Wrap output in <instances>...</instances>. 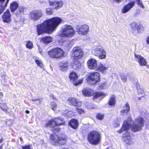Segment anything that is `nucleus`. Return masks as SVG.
I'll return each mask as SVG.
<instances>
[{"label": "nucleus", "mask_w": 149, "mask_h": 149, "mask_svg": "<svg viewBox=\"0 0 149 149\" xmlns=\"http://www.w3.org/2000/svg\"><path fill=\"white\" fill-rule=\"evenodd\" d=\"M62 21V19L60 17H54L38 25L37 28L38 35H40L44 33H52Z\"/></svg>", "instance_id": "obj_1"}, {"label": "nucleus", "mask_w": 149, "mask_h": 149, "mask_svg": "<svg viewBox=\"0 0 149 149\" xmlns=\"http://www.w3.org/2000/svg\"><path fill=\"white\" fill-rule=\"evenodd\" d=\"M144 121L143 118L139 116L135 119L134 123L132 125L129 120L126 121L124 122L123 126L121 129L117 132L121 133L123 131L127 130L130 128L134 132L140 130L144 125Z\"/></svg>", "instance_id": "obj_2"}, {"label": "nucleus", "mask_w": 149, "mask_h": 149, "mask_svg": "<svg viewBox=\"0 0 149 149\" xmlns=\"http://www.w3.org/2000/svg\"><path fill=\"white\" fill-rule=\"evenodd\" d=\"M50 142L53 145L56 146L63 145L66 142V136L62 134L61 136H58L54 134L50 135Z\"/></svg>", "instance_id": "obj_3"}, {"label": "nucleus", "mask_w": 149, "mask_h": 149, "mask_svg": "<svg viewBox=\"0 0 149 149\" xmlns=\"http://www.w3.org/2000/svg\"><path fill=\"white\" fill-rule=\"evenodd\" d=\"M101 136L100 134L97 132L93 131L88 134V139L89 143L91 144L97 145L100 141Z\"/></svg>", "instance_id": "obj_4"}, {"label": "nucleus", "mask_w": 149, "mask_h": 149, "mask_svg": "<svg viewBox=\"0 0 149 149\" xmlns=\"http://www.w3.org/2000/svg\"><path fill=\"white\" fill-rule=\"evenodd\" d=\"M75 33V31L72 26L66 25L63 28L60 36L61 37L71 38L74 35Z\"/></svg>", "instance_id": "obj_5"}, {"label": "nucleus", "mask_w": 149, "mask_h": 149, "mask_svg": "<svg viewBox=\"0 0 149 149\" xmlns=\"http://www.w3.org/2000/svg\"><path fill=\"white\" fill-rule=\"evenodd\" d=\"M64 52L61 48H56L49 51L48 52L49 55L52 58H58L63 56Z\"/></svg>", "instance_id": "obj_6"}, {"label": "nucleus", "mask_w": 149, "mask_h": 149, "mask_svg": "<svg viewBox=\"0 0 149 149\" xmlns=\"http://www.w3.org/2000/svg\"><path fill=\"white\" fill-rule=\"evenodd\" d=\"M93 54L96 56H98L100 59H103L106 58V52L102 47H97L92 50Z\"/></svg>", "instance_id": "obj_7"}, {"label": "nucleus", "mask_w": 149, "mask_h": 149, "mask_svg": "<svg viewBox=\"0 0 149 149\" xmlns=\"http://www.w3.org/2000/svg\"><path fill=\"white\" fill-rule=\"evenodd\" d=\"M100 74L97 72L92 73L88 77V82L90 84H95L99 81Z\"/></svg>", "instance_id": "obj_8"}, {"label": "nucleus", "mask_w": 149, "mask_h": 149, "mask_svg": "<svg viewBox=\"0 0 149 149\" xmlns=\"http://www.w3.org/2000/svg\"><path fill=\"white\" fill-rule=\"evenodd\" d=\"M43 13L40 10H34L31 12L29 14L31 19L33 21L38 20L42 17Z\"/></svg>", "instance_id": "obj_9"}, {"label": "nucleus", "mask_w": 149, "mask_h": 149, "mask_svg": "<svg viewBox=\"0 0 149 149\" xmlns=\"http://www.w3.org/2000/svg\"><path fill=\"white\" fill-rule=\"evenodd\" d=\"M83 55V52L79 47H74L72 49V55L74 58L79 59L81 58Z\"/></svg>", "instance_id": "obj_10"}, {"label": "nucleus", "mask_w": 149, "mask_h": 149, "mask_svg": "<svg viewBox=\"0 0 149 149\" xmlns=\"http://www.w3.org/2000/svg\"><path fill=\"white\" fill-rule=\"evenodd\" d=\"M89 29V26L86 25L80 26H78L76 27V31L79 34L85 35L88 32Z\"/></svg>", "instance_id": "obj_11"}, {"label": "nucleus", "mask_w": 149, "mask_h": 149, "mask_svg": "<svg viewBox=\"0 0 149 149\" xmlns=\"http://www.w3.org/2000/svg\"><path fill=\"white\" fill-rule=\"evenodd\" d=\"M123 140L126 143L131 145L134 142L130 136V133L128 131H126L123 135Z\"/></svg>", "instance_id": "obj_12"}, {"label": "nucleus", "mask_w": 149, "mask_h": 149, "mask_svg": "<svg viewBox=\"0 0 149 149\" xmlns=\"http://www.w3.org/2000/svg\"><path fill=\"white\" fill-rule=\"evenodd\" d=\"M135 1H132L130 3L125 5L122 10V12L125 13L132 9L135 4Z\"/></svg>", "instance_id": "obj_13"}, {"label": "nucleus", "mask_w": 149, "mask_h": 149, "mask_svg": "<svg viewBox=\"0 0 149 149\" xmlns=\"http://www.w3.org/2000/svg\"><path fill=\"white\" fill-rule=\"evenodd\" d=\"M3 20L4 22L8 23L11 20L10 13L8 9L3 14L2 16Z\"/></svg>", "instance_id": "obj_14"}, {"label": "nucleus", "mask_w": 149, "mask_h": 149, "mask_svg": "<svg viewBox=\"0 0 149 149\" xmlns=\"http://www.w3.org/2000/svg\"><path fill=\"white\" fill-rule=\"evenodd\" d=\"M87 65L88 68L91 69H94L97 66V62L95 59H91L88 61Z\"/></svg>", "instance_id": "obj_15"}, {"label": "nucleus", "mask_w": 149, "mask_h": 149, "mask_svg": "<svg viewBox=\"0 0 149 149\" xmlns=\"http://www.w3.org/2000/svg\"><path fill=\"white\" fill-rule=\"evenodd\" d=\"M135 59L139 63L140 65L146 66L147 65L146 60L142 56L136 54L134 55Z\"/></svg>", "instance_id": "obj_16"}, {"label": "nucleus", "mask_w": 149, "mask_h": 149, "mask_svg": "<svg viewBox=\"0 0 149 149\" xmlns=\"http://www.w3.org/2000/svg\"><path fill=\"white\" fill-rule=\"evenodd\" d=\"M69 100L71 105L78 107H80L81 105V102L78 99L72 98L69 99Z\"/></svg>", "instance_id": "obj_17"}, {"label": "nucleus", "mask_w": 149, "mask_h": 149, "mask_svg": "<svg viewBox=\"0 0 149 149\" xmlns=\"http://www.w3.org/2000/svg\"><path fill=\"white\" fill-rule=\"evenodd\" d=\"M69 66V64L67 61H63L59 63V68L60 70L62 71L67 70Z\"/></svg>", "instance_id": "obj_18"}, {"label": "nucleus", "mask_w": 149, "mask_h": 149, "mask_svg": "<svg viewBox=\"0 0 149 149\" xmlns=\"http://www.w3.org/2000/svg\"><path fill=\"white\" fill-rule=\"evenodd\" d=\"M49 4L50 5L53 6V8L57 9L63 6L62 2L61 1H55L52 2L49 1Z\"/></svg>", "instance_id": "obj_19"}, {"label": "nucleus", "mask_w": 149, "mask_h": 149, "mask_svg": "<svg viewBox=\"0 0 149 149\" xmlns=\"http://www.w3.org/2000/svg\"><path fill=\"white\" fill-rule=\"evenodd\" d=\"M53 38L50 36L44 37L41 38L40 42L45 44H48L52 41Z\"/></svg>", "instance_id": "obj_20"}, {"label": "nucleus", "mask_w": 149, "mask_h": 149, "mask_svg": "<svg viewBox=\"0 0 149 149\" xmlns=\"http://www.w3.org/2000/svg\"><path fill=\"white\" fill-rule=\"evenodd\" d=\"M19 6L18 3L15 1L12 2L10 5V8L11 11L14 12L16 10Z\"/></svg>", "instance_id": "obj_21"}, {"label": "nucleus", "mask_w": 149, "mask_h": 149, "mask_svg": "<svg viewBox=\"0 0 149 149\" xmlns=\"http://www.w3.org/2000/svg\"><path fill=\"white\" fill-rule=\"evenodd\" d=\"M69 125L73 129H76L78 126L77 120L75 119H72L69 122Z\"/></svg>", "instance_id": "obj_22"}, {"label": "nucleus", "mask_w": 149, "mask_h": 149, "mask_svg": "<svg viewBox=\"0 0 149 149\" xmlns=\"http://www.w3.org/2000/svg\"><path fill=\"white\" fill-rule=\"evenodd\" d=\"M83 94L86 96L91 95L93 93V91L91 89L86 88L82 90Z\"/></svg>", "instance_id": "obj_23"}, {"label": "nucleus", "mask_w": 149, "mask_h": 149, "mask_svg": "<svg viewBox=\"0 0 149 149\" xmlns=\"http://www.w3.org/2000/svg\"><path fill=\"white\" fill-rule=\"evenodd\" d=\"M104 97V94L101 92H99L97 93H95L93 94V99L94 100L97 98H100V99H101L102 97Z\"/></svg>", "instance_id": "obj_24"}, {"label": "nucleus", "mask_w": 149, "mask_h": 149, "mask_svg": "<svg viewBox=\"0 0 149 149\" xmlns=\"http://www.w3.org/2000/svg\"><path fill=\"white\" fill-rule=\"evenodd\" d=\"M57 124V125L59 126L60 125H63L65 122L64 120L62 118H55Z\"/></svg>", "instance_id": "obj_25"}, {"label": "nucleus", "mask_w": 149, "mask_h": 149, "mask_svg": "<svg viewBox=\"0 0 149 149\" xmlns=\"http://www.w3.org/2000/svg\"><path fill=\"white\" fill-rule=\"evenodd\" d=\"M124 109L122 110L120 112L121 113H126L129 112L130 107L129 104L128 103H127L125 105Z\"/></svg>", "instance_id": "obj_26"}, {"label": "nucleus", "mask_w": 149, "mask_h": 149, "mask_svg": "<svg viewBox=\"0 0 149 149\" xmlns=\"http://www.w3.org/2000/svg\"><path fill=\"white\" fill-rule=\"evenodd\" d=\"M75 59L74 60V63L73 64V68L75 69L77 68H79L81 65V64L79 63V61L78 59H77V58H74Z\"/></svg>", "instance_id": "obj_27"}, {"label": "nucleus", "mask_w": 149, "mask_h": 149, "mask_svg": "<svg viewBox=\"0 0 149 149\" xmlns=\"http://www.w3.org/2000/svg\"><path fill=\"white\" fill-rule=\"evenodd\" d=\"M57 124L56 121L55 119H52V120L49 121L47 125H49L50 127H53L56 126H58Z\"/></svg>", "instance_id": "obj_28"}, {"label": "nucleus", "mask_w": 149, "mask_h": 149, "mask_svg": "<svg viewBox=\"0 0 149 149\" xmlns=\"http://www.w3.org/2000/svg\"><path fill=\"white\" fill-rule=\"evenodd\" d=\"M107 67H105L101 63L98 66V70L102 72H104L107 69Z\"/></svg>", "instance_id": "obj_29"}, {"label": "nucleus", "mask_w": 149, "mask_h": 149, "mask_svg": "<svg viewBox=\"0 0 149 149\" xmlns=\"http://www.w3.org/2000/svg\"><path fill=\"white\" fill-rule=\"evenodd\" d=\"M115 96L114 95H112L111 96L110 100L109 102V104L110 105L112 106L114 105L115 103Z\"/></svg>", "instance_id": "obj_30"}, {"label": "nucleus", "mask_w": 149, "mask_h": 149, "mask_svg": "<svg viewBox=\"0 0 149 149\" xmlns=\"http://www.w3.org/2000/svg\"><path fill=\"white\" fill-rule=\"evenodd\" d=\"M69 77L71 80L74 81L77 79V76L75 73L72 72L70 74Z\"/></svg>", "instance_id": "obj_31"}, {"label": "nucleus", "mask_w": 149, "mask_h": 149, "mask_svg": "<svg viewBox=\"0 0 149 149\" xmlns=\"http://www.w3.org/2000/svg\"><path fill=\"white\" fill-rule=\"evenodd\" d=\"M8 0H7V2L6 3L5 5L1 6L0 5V14L2 13L4 10L7 7L8 3Z\"/></svg>", "instance_id": "obj_32"}, {"label": "nucleus", "mask_w": 149, "mask_h": 149, "mask_svg": "<svg viewBox=\"0 0 149 149\" xmlns=\"http://www.w3.org/2000/svg\"><path fill=\"white\" fill-rule=\"evenodd\" d=\"M138 24L135 23H132L131 24V28L132 31H133V32L136 31H137Z\"/></svg>", "instance_id": "obj_33"}, {"label": "nucleus", "mask_w": 149, "mask_h": 149, "mask_svg": "<svg viewBox=\"0 0 149 149\" xmlns=\"http://www.w3.org/2000/svg\"><path fill=\"white\" fill-rule=\"evenodd\" d=\"M26 43V47L27 48L31 49L33 47V44L32 42L28 41Z\"/></svg>", "instance_id": "obj_34"}, {"label": "nucleus", "mask_w": 149, "mask_h": 149, "mask_svg": "<svg viewBox=\"0 0 149 149\" xmlns=\"http://www.w3.org/2000/svg\"><path fill=\"white\" fill-rule=\"evenodd\" d=\"M0 108L5 112L7 111V106L5 103L0 104Z\"/></svg>", "instance_id": "obj_35"}, {"label": "nucleus", "mask_w": 149, "mask_h": 149, "mask_svg": "<svg viewBox=\"0 0 149 149\" xmlns=\"http://www.w3.org/2000/svg\"><path fill=\"white\" fill-rule=\"evenodd\" d=\"M143 30V28L141 25H139L137 27V32L136 33H140Z\"/></svg>", "instance_id": "obj_36"}, {"label": "nucleus", "mask_w": 149, "mask_h": 149, "mask_svg": "<svg viewBox=\"0 0 149 149\" xmlns=\"http://www.w3.org/2000/svg\"><path fill=\"white\" fill-rule=\"evenodd\" d=\"M121 78L123 82H126L127 80V76L124 74H123L120 75Z\"/></svg>", "instance_id": "obj_37"}, {"label": "nucleus", "mask_w": 149, "mask_h": 149, "mask_svg": "<svg viewBox=\"0 0 149 149\" xmlns=\"http://www.w3.org/2000/svg\"><path fill=\"white\" fill-rule=\"evenodd\" d=\"M31 101L34 102V103L37 104H39L41 103V101L39 99H32Z\"/></svg>", "instance_id": "obj_38"}, {"label": "nucleus", "mask_w": 149, "mask_h": 149, "mask_svg": "<svg viewBox=\"0 0 149 149\" xmlns=\"http://www.w3.org/2000/svg\"><path fill=\"white\" fill-rule=\"evenodd\" d=\"M104 115L101 113H98L96 116L97 118L100 120H102L104 117Z\"/></svg>", "instance_id": "obj_39"}, {"label": "nucleus", "mask_w": 149, "mask_h": 149, "mask_svg": "<svg viewBox=\"0 0 149 149\" xmlns=\"http://www.w3.org/2000/svg\"><path fill=\"white\" fill-rule=\"evenodd\" d=\"M19 10V11L17 12V15H19L21 13H23L24 10V8L23 6H20Z\"/></svg>", "instance_id": "obj_40"}, {"label": "nucleus", "mask_w": 149, "mask_h": 149, "mask_svg": "<svg viewBox=\"0 0 149 149\" xmlns=\"http://www.w3.org/2000/svg\"><path fill=\"white\" fill-rule=\"evenodd\" d=\"M35 61L36 63L38 66L41 67H42L43 64L40 61L36 59V60Z\"/></svg>", "instance_id": "obj_41"}, {"label": "nucleus", "mask_w": 149, "mask_h": 149, "mask_svg": "<svg viewBox=\"0 0 149 149\" xmlns=\"http://www.w3.org/2000/svg\"><path fill=\"white\" fill-rule=\"evenodd\" d=\"M46 13L49 15H51L53 14L52 10L49 8H47L46 9Z\"/></svg>", "instance_id": "obj_42"}, {"label": "nucleus", "mask_w": 149, "mask_h": 149, "mask_svg": "<svg viewBox=\"0 0 149 149\" xmlns=\"http://www.w3.org/2000/svg\"><path fill=\"white\" fill-rule=\"evenodd\" d=\"M136 3L140 7H141L143 8H144V6L142 1H141L139 2H137Z\"/></svg>", "instance_id": "obj_43"}, {"label": "nucleus", "mask_w": 149, "mask_h": 149, "mask_svg": "<svg viewBox=\"0 0 149 149\" xmlns=\"http://www.w3.org/2000/svg\"><path fill=\"white\" fill-rule=\"evenodd\" d=\"M22 149H32L31 146L30 145H28L22 147Z\"/></svg>", "instance_id": "obj_44"}, {"label": "nucleus", "mask_w": 149, "mask_h": 149, "mask_svg": "<svg viewBox=\"0 0 149 149\" xmlns=\"http://www.w3.org/2000/svg\"><path fill=\"white\" fill-rule=\"evenodd\" d=\"M77 112L80 114L84 113V111L82 109L77 108Z\"/></svg>", "instance_id": "obj_45"}, {"label": "nucleus", "mask_w": 149, "mask_h": 149, "mask_svg": "<svg viewBox=\"0 0 149 149\" xmlns=\"http://www.w3.org/2000/svg\"><path fill=\"white\" fill-rule=\"evenodd\" d=\"M10 0H8V2ZM7 0H6V1L5 2V0H0V5L1 6L5 5L6 3L7 2Z\"/></svg>", "instance_id": "obj_46"}, {"label": "nucleus", "mask_w": 149, "mask_h": 149, "mask_svg": "<svg viewBox=\"0 0 149 149\" xmlns=\"http://www.w3.org/2000/svg\"><path fill=\"white\" fill-rule=\"evenodd\" d=\"M51 104L53 107V108H52V109L54 110H55L56 108V107L57 106L56 104L54 102H52Z\"/></svg>", "instance_id": "obj_47"}, {"label": "nucleus", "mask_w": 149, "mask_h": 149, "mask_svg": "<svg viewBox=\"0 0 149 149\" xmlns=\"http://www.w3.org/2000/svg\"><path fill=\"white\" fill-rule=\"evenodd\" d=\"M82 80H80L79 81H77L74 83V84L75 86H77L79 84L81 83L82 82Z\"/></svg>", "instance_id": "obj_48"}, {"label": "nucleus", "mask_w": 149, "mask_h": 149, "mask_svg": "<svg viewBox=\"0 0 149 149\" xmlns=\"http://www.w3.org/2000/svg\"><path fill=\"white\" fill-rule=\"evenodd\" d=\"M107 82H104L101 86L102 88H106L108 87V85H107Z\"/></svg>", "instance_id": "obj_49"}, {"label": "nucleus", "mask_w": 149, "mask_h": 149, "mask_svg": "<svg viewBox=\"0 0 149 149\" xmlns=\"http://www.w3.org/2000/svg\"><path fill=\"white\" fill-rule=\"evenodd\" d=\"M120 121V120H119L118 121H115V124H114V126L115 127H117V126H118L119 125Z\"/></svg>", "instance_id": "obj_50"}, {"label": "nucleus", "mask_w": 149, "mask_h": 149, "mask_svg": "<svg viewBox=\"0 0 149 149\" xmlns=\"http://www.w3.org/2000/svg\"><path fill=\"white\" fill-rule=\"evenodd\" d=\"M146 43L149 45V36L147 37L146 39Z\"/></svg>", "instance_id": "obj_51"}, {"label": "nucleus", "mask_w": 149, "mask_h": 149, "mask_svg": "<svg viewBox=\"0 0 149 149\" xmlns=\"http://www.w3.org/2000/svg\"><path fill=\"white\" fill-rule=\"evenodd\" d=\"M138 93H140V90H139L138 89ZM143 93V91L142 90V91H141V92L140 93L141 94H142V93Z\"/></svg>", "instance_id": "obj_52"}, {"label": "nucleus", "mask_w": 149, "mask_h": 149, "mask_svg": "<svg viewBox=\"0 0 149 149\" xmlns=\"http://www.w3.org/2000/svg\"><path fill=\"white\" fill-rule=\"evenodd\" d=\"M50 97H52L54 99L55 98V97L54 96V95H51Z\"/></svg>", "instance_id": "obj_53"}, {"label": "nucleus", "mask_w": 149, "mask_h": 149, "mask_svg": "<svg viewBox=\"0 0 149 149\" xmlns=\"http://www.w3.org/2000/svg\"><path fill=\"white\" fill-rule=\"evenodd\" d=\"M39 49V52L40 53H41L42 52V50L41 49H40L39 47H38Z\"/></svg>", "instance_id": "obj_54"}, {"label": "nucleus", "mask_w": 149, "mask_h": 149, "mask_svg": "<svg viewBox=\"0 0 149 149\" xmlns=\"http://www.w3.org/2000/svg\"><path fill=\"white\" fill-rule=\"evenodd\" d=\"M3 141V139L2 138H1V139H0V143H1Z\"/></svg>", "instance_id": "obj_55"}, {"label": "nucleus", "mask_w": 149, "mask_h": 149, "mask_svg": "<svg viewBox=\"0 0 149 149\" xmlns=\"http://www.w3.org/2000/svg\"><path fill=\"white\" fill-rule=\"evenodd\" d=\"M0 95L1 96H3V93L1 92H0Z\"/></svg>", "instance_id": "obj_56"}, {"label": "nucleus", "mask_w": 149, "mask_h": 149, "mask_svg": "<svg viewBox=\"0 0 149 149\" xmlns=\"http://www.w3.org/2000/svg\"><path fill=\"white\" fill-rule=\"evenodd\" d=\"M26 113H27V114H29V113L30 112H29V111H28V110H26Z\"/></svg>", "instance_id": "obj_57"}, {"label": "nucleus", "mask_w": 149, "mask_h": 149, "mask_svg": "<svg viewBox=\"0 0 149 149\" xmlns=\"http://www.w3.org/2000/svg\"><path fill=\"white\" fill-rule=\"evenodd\" d=\"M136 0V3H137V2H139V1H141L140 0Z\"/></svg>", "instance_id": "obj_58"}, {"label": "nucleus", "mask_w": 149, "mask_h": 149, "mask_svg": "<svg viewBox=\"0 0 149 149\" xmlns=\"http://www.w3.org/2000/svg\"><path fill=\"white\" fill-rule=\"evenodd\" d=\"M20 140L21 141H23L22 139V138L21 137H20Z\"/></svg>", "instance_id": "obj_59"}, {"label": "nucleus", "mask_w": 149, "mask_h": 149, "mask_svg": "<svg viewBox=\"0 0 149 149\" xmlns=\"http://www.w3.org/2000/svg\"><path fill=\"white\" fill-rule=\"evenodd\" d=\"M2 146H0V149H2Z\"/></svg>", "instance_id": "obj_60"}, {"label": "nucleus", "mask_w": 149, "mask_h": 149, "mask_svg": "<svg viewBox=\"0 0 149 149\" xmlns=\"http://www.w3.org/2000/svg\"><path fill=\"white\" fill-rule=\"evenodd\" d=\"M90 108H91V109L93 108V107H90Z\"/></svg>", "instance_id": "obj_61"}, {"label": "nucleus", "mask_w": 149, "mask_h": 149, "mask_svg": "<svg viewBox=\"0 0 149 149\" xmlns=\"http://www.w3.org/2000/svg\"><path fill=\"white\" fill-rule=\"evenodd\" d=\"M107 149H108V148H107Z\"/></svg>", "instance_id": "obj_62"}]
</instances>
